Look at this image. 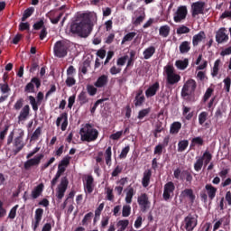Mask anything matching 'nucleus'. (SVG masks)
Returning <instances> with one entry per match:
<instances>
[{"label":"nucleus","instance_id":"nucleus-1","mask_svg":"<svg viewBox=\"0 0 231 231\" xmlns=\"http://www.w3.org/2000/svg\"><path fill=\"white\" fill-rule=\"evenodd\" d=\"M92 31L93 25L83 19L80 22L74 23L70 25L71 33H78L80 37H88Z\"/></svg>","mask_w":231,"mask_h":231},{"label":"nucleus","instance_id":"nucleus-2","mask_svg":"<svg viewBox=\"0 0 231 231\" xmlns=\"http://www.w3.org/2000/svg\"><path fill=\"white\" fill-rule=\"evenodd\" d=\"M79 134L82 142H95L98 138V130L93 125L86 124L80 128Z\"/></svg>","mask_w":231,"mask_h":231},{"label":"nucleus","instance_id":"nucleus-3","mask_svg":"<svg viewBox=\"0 0 231 231\" xmlns=\"http://www.w3.org/2000/svg\"><path fill=\"white\" fill-rule=\"evenodd\" d=\"M163 75L166 78V82L170 86H174L181 80V76L176 73L174 66L168 64L163 68Z\"/></svg>","mask_w":231,"mask_h":231},{"label":"nucleus","instance_id":"nucleus-4","mask_svg":"<svg viewBox=\"0 0 231 231\" xmlns=\"http://www.w3.org/2000/svg\"><path fill=\"white\" fill-rule=\"evenodd\" d=\"M217 193V188L214 187L212 184H206L204 189L200 191V199L203 203H208L216 198Z\"/></svg>","mask_w":231,"mask_h":231},{"label":"nucleus","instance_id":"nucleus-5","mask_svg":"<svg viewBox=\"0 0 231 231\" xmlns=\"http://www.w3.org/2000/svg\"><path fill=\"white\" fill-rule=\"evenodd\" d=\"M69 48V45H68V42L64 41H59L54 44L53 51L55 57H59V59H62L63 57H66L68 55V49Z\"/></svg>","mask_w":231,"mask_h":231},{"label":"nucleus","instance_id":"nucleus-6","mask_svg":"<svg viewBox=\"0 0 231 231\" xmlns=\"http://www.w3.org/2000/svg\"><path fill=\"white\" fill-rule=\"evenodd\" d=\"M187 15H189L187 5H180L173 12V21L174 23H183L187 19Z\"/></svg>","mask_w":231,"mask_h":231},{"label":"nucleus","instance_id":"nucleus-7","mask_svg":"<svg viewBox=\"0 0 231 231\" xmlns=\"http://www.w3.org/2000/svg\"><path fill=\"white\" fill-rule=\"evenodd\" d=\"M196 87H197L196 80L194 79L187 80L181 90L182 97H189L190 93H194V91H196Z\"/></svg>","mask_w":231,"mask_h":231},{"label":"nucleus","instance_id":"nucleus-8","mask_svg":"<svg viewBox=\"0 0 231 231\" xmlns=\"http://www.w3.org/2000/svg\"><path fill=\"white\" fill-rule=\"evenodd\" d=\"M68 179L62 178L56 189V197L58 199H62V198H64V194H66V190H68Z\"/></svg>","mask_w":231,"mask_h":231},{"label":"nucleus","instance_id":"nucleus-9","mask_svg":"<svg viewBox=\"0 0 231 231\" xmlns=\"http://www.w3.org/2000/svg\"><path fill=\"white\" fill-rule=\"evenodd\" d=\"M137 203H138L141 210H143V212H145L151 207V201H149V196H147V194H145V193H142L137 198Z\"/></svg>","mask_w":231,"mask_h":231},{"label":"nucleus","instance_id":"nucleus-10","mask_svg":"<svg viewBox=\"0 0 231 231\" xmlns=\"http://www.w3.org/2000/svg\"><path fill=\"white\" fill-rule=\"evenodd\" d=\"M43 158V154H39L32 159L27 160L23 164L25 171H30L32 167H37L41 163V160H42Z\"/></svg>","mask_w":231,"mask_h":231},{"label":"nucleus","instance_id":"nucleus-11","mask_svg":"<svg viewBox=\"0 0 231 231\" xmlns=\"http://www.w3.org/2000/svg\"><path fill=\"white\" fill-rule=\"evenodd\" d=\"M205 11V3L204 2H195L191 5V15L196 17L197 15L203 14Z\"/></svg>","mask_w":231,"mask_h":231},{"label":"nucleus","instance_id":"nucleus-12","mask_svg":"<svg viewBox=\"0 0 231 231\" xmlns=\"http://www.w3.org/2000/svg\"><path fill=\"white\" fill-rule=\"evenodd\" d=\"M44 214V209L37 208L34 213V220L32 222V228L33 231L39 228V225H41V221H42V216Z\"/></svg>","mask_w":231,"mask_h":231},{"label":"nucleus","instance_id":"nucleus-13","mask_svg":"<svg viewBox=\"0 0 231 231\" xmlns=\"http://www.w3.org/2000/svg\"><path fill=\"white\" fill-rule=\"evenodd\" d=\"M184 227L187 231H192L198 226V217H192L191 215L188 216L184 219Z\"/></svg>","mask_w":231,"mask_h":231},{"label":"nucleus","instance_id":"nucleus-14","mask_svg":"<svg viewBox=\"0 0 231 231\" xmlns=\"http://www.w3.org/2000/svg\"><path fill=\"white\" fill-rule=\"evenodd\" d=\"M35 87L37 88H41V79H39V78L32 79L31 82H29L25 86V88H24L25 93H35Z\"/></svg>","mask_w":231,"mask_h":231},{"label":"nucleus","instance_id":"nucleus-15","mask_svg":"<svg viewBox=\"0 0 231 231\" xmlns=\"http://www.w3.org/2000/svg\"><path fill=\"white\" fill-rule=\"evenodd\" d=\"M57 127H60L61 131H66L68 129V114H60L56 120Z\"/></svg>","mask_w":231,"mask_h":231},{"label":"nucleus","instance_id":"nucleus-16","mask_svg":"<svg viewBox=\"0 0 231 231\" xmlns=\"http://www.w3.org/2000/svg\"><path fill=\"white\" fill-rule=\"evenodd\" d=\"M216 41L218 44L226 42V41H228V31L225 28H220L216 33Z\"/></svg>","mask_w":231,"mask_h":231},{"label":"nucleus","instance_id":"nucleus-17","mask_svg":"<svg viewBox=\"0 0 231 231\" xmlns=\"http://www.w3.org/2000/svg\"><path fill=\"white\" fill-rule=\"evenodd\" d=\"M174 189H176V187L172 181H170L164 185V191L162 196L166 201L167 199H170L171 196L174 194Z\"/></svg>","mask_w":231,"mask_h":231},{"label":"nucleus","instance_id":"nucleus-18","mask_svg":"<svg viewBox=\"0 0 231 231\" xmlns=\"http://www.w3.org/2000/svg\"><path fill=\"white\" fill-rule=\"evenodd\" d=\"M27 118H30V106L25 105L18 116V124H24Z\"/></svg>","mask_w":231,"mask_h":231},{"label":"nucleus","instance_id":"nucleus-19","mask_svg":"<svg viewBox=\"0 0 231 231\" xmlns=\"http://www.w3.org/2000/svg\"><path fill=\"white\" fill-rule=\"evenodd\" d=\"M134 15L135 17L132 18V23L134 24V26H139V24H142L145 20V12L137 10L134 12Z\"/></svg>","mask_w":231,"mask_h":231},{"label":"nucleus","instance_id":"nucleus-20","mask_svg":"<svg viewBox=\"0 0 231 231\" xmlns=\"http://www.w3.org/2000/svg\"><path fill=\"white\" fill-rule=\"evenodd\" d=\"M20 136L16 137L14 142V145L15 147L14 152H19L23 150V147H24V143H23V137L24 136V131L20 129Z\"/></svg>","mask_w":231,"mask_h":231},{"label":"nucleus","instance_id":"nucleus-21","mask_svg":"<svg viewBox=\"0 0 231 231\" xmlns=\"http://www.w3.org/2000/svg\"><path fill=\"white\" fill-rule=\"evenodd\" d=\"M82 19L83 21H86V23H89L93 28V24H95L97 21V13L95 12L84 13L82 14Z\"/></svg>","mask_w":231,"mask_h":231},{"label":"nucleus","instance_id":"nucleus-22","mask_svg":"<svg viewBox=\"0 0 231 231\" xmlns=\"http://www.w3.org/2000/svg\"><path fill=\"white\" fill-rule=\"evenodd\" d=\"M94 179L92 176H88L86 178V181L84 183V190L86 194H91L95 189V185H93Z\"/></svg>","mask_w":231,"mask_h":231},{"label":"nucleus","instance_id":"nucleus-23","mask_svg":"<svg viewBox=\"0 0 231 231\" xmlns=\"http://www.w3.org/2000/svg\"><path fill=\"white\" fill-rule=\"evenodd\" d=\"M222 66H223V61L221 60V59H217L214 62L213 68H211V77L213 79H216V77H217V75H219V69H221Z\"/></svg>","mask_w":231,"mask_h":231},{"label":"nucleus","instance_id":"nucleus-24","mask_svg":"<svg viewBox=\"0 0 231 231\" xmlns=\"http://www.w3.org/2000/svg\"><path fill=\"white\" fill-rule=\"evenodd\" d=\"M159 89H160V83L155 82L146 89L145 91L146 97L151 98V97H154V95H156Z\"/></svg>","mask_w":231,"mask_h":231},{"label":"nucleus","instance_id":"nucleus-25","mask_svg":"<svg viewBox=\"0 0 231 231\" xmlns=\"http://www.w3.org/2000/svg\"><path fill=\"white\" fill-rule=\"evenodd\" d=\"M180 198L181 199H186L187 198L189 201H194L196 195H194V191L191 189H186L181 191Z\"/></svg>","mask_w":231,"mask_h":231},{"label":"nucleus","instance_id":"nucleus-26","mask_svg":"<svg viewBox=\"0 0 231 231\" xmlns=\"http://www.w3.org/2000/svg\"><path fill=\"white\" fill-rule=\"evenodd\" d=\"M107 82H109V78L107 75H101L96 82L94 83L95 88H106L107 86Z\"/></svg>","mask_w":231,"mask_h":231},{"label":"nucleus","instance_id":"nucleus-27","mask_svg":"<svg viewBox=\"0 0 231 231\" xmlns=\"http://www.w3.org/2000/svg\"><path fill=\"white\" fill-rule=\"evenodd\" d=\"M202 59H203V55L199 54L198 59L195 61V64L198 66L196 68L197 71H200L201 69H206L207 66H208V61H207L205 60H202ZM201 60H202V63H201Z\"/></svg>","mask_w":231,"mask_h":231},{"label":"nucleus","instance_id":"nucleus-28","mask_svg":"<svg viewBox=\"0 0 231 231\" xmlns=\"http://www.w3.org/2000/svg\"><path fill=\"white\" fill-rule=\"evenodd\" d=\"M152 176V172L151 170H146L143 172V180H142V185L144 188L149 187V183H151V177Z\"/></svg>","mask_w":231,"mask_h":231},{"label":"nucleus","instance_id":"nucleus-29","mask_svg":"<svg viewBox=\"0 0 231 231\" xmlns=\"http://www.w3.org/2000/svg\"><path fill=\"white\" fill-rule=\"evenodd\" d=\"M143 102H145V96L143 95V90L140 89L137 91V94L135 96L134 106L138 107L142 106Z\"/></svg>","mask_w":231,"mask_h":231},{"label":"nucleus","instance_id":"nucleus-30","mask_svg":"<svg viewBox=\"0 0 231 231\" xmlns=\"http://www.w3.org/2000/svg\"><path fill=\"white\" fill-rule=\"evenodd\" d=\"M206 38L207 36L205 35V32L202 31L199 32L198 34H195L192 39L193 46H198V44H199V42H203V41H205Z\"/></svg>","mask_w":231,"mask_h":231},{"label":"nucleus","instance_id":"nucleus-31","mask_svg":"<svg viewBox=\"0 0 231 231\" xmlns=\"http://www.w3.org/2000/svg\"><path fill=\"white\" fill-rule=\"evenodd\" d=\"M175 66L177 69L183 71L189 68V59L178 60L175 61Z\"/></svg>","mask_w":231,"mask_h":231},{"label":"nucleus","instance_id":"nucleus-32","mask_svg":"<svg viewBox=\"0 0 231 231\" xmlns=\"http://www.w3.org/2000/svg\"><path fill=\"white\" fill-rule=\"evenodd\" d=\"M155 52H156V48H154V46H150L144 50V51L143 52V55L144 59L147 60L151 59V57H152Z\"/></svg>","mask_w":231,"mask_h":231},{"label":"nucleus","instance_id":"nucleus-33","mask_svg":"<svg viewBox=\"0 0 231 231\" xmlns=\"http://www.w3.org/2000/svg\"><path fill=\"white\" fill-rule=\"evenodd\" d=\"M181 129V123L180 122H173L170 127L171 134H178L180 130Z\"/></svg>","mask_w":231,"mask_h":231},{"label":"nucleus","instance_id":"nucleus-34","mask_svg":"<svg viewBox=\"0 0 231 231\" xmlns=\"http://www.w3.org/2000/svg\"><path fill=\"white\" fill-rule=\"evenodd\" d=\"M180 53H189L190 51V42H182L179 47Z\"/></svg>","mask_w":231,"mask_h":231},{"label":"nucleus","instance_id":"nucleus-35","mask_svg":"<svg viewBox=\"0 0 231 231\" xmlns=\"http://www.w3.org/2000/svg\"><path fill=\"white\" fill-rule=\"evenodd\" d=\"M133 196H134V189L129 187L126 189V196H125V203H127L128 205L133 203Z\"/></svg>","mask_w":231,"mask_h":231},{"label":"nucleus","instance_id":"nucleus-36","mask_svg":"<svg viewBox=\"0 0 231 231\" xmlns=\"http://www.w3.org/2000/svg\"><path fill=\"white\" fill-rule=\"evenodd\" d=\"M200 159H202V162H204V166L207 167L208 163H210V162H212V153H210L209 151H206L202 157H199Z\"/></svg>","mask_w":231,"mask_h":231},{"label":"nucleus","instance_id":"nucleus-37","mask_svg":"<svg viewBox=\"0 0 231 231\" xmlns=\"http://www.w3.org/2000/svg\"><path fill=\"white\" fill-rule=\"evenodd\" d=\"M53 15H55V12L54 11H51V12H49L47 14V17H49L51 23H52V24H57L60 21V18L62 17V14H60L55 18H53Z\"/></svg>","mask_w":231,"mask_h":231},{"label":"nucleus","instance_id":"nucleus-38","mask_svg":"<svg viewBox=\"0 0 231 231\" xmlns=\"http://www.w3.org/2000/svg\"><path fill=\"white\" fill-rule=\"evenodd\" d=\"M169 33H171V27L169 25H162L159 29V34L161 37H169Z\"/></svg>","mask_w":231,"mask_h":231},{"label":"nucleus","instance_id":"nucleus-39","mask_svg":"<svg viewBox=\"0 0 231 231\" xmlns=\"http://www.w3.org/2000/svg\"><path fill=\"white\" fill-rule=\"evenodd\" d=\"M44 189V184H39L32 192L33 199H37L41 196L42 189Z\"/></svg>","mask_w":231,"mask_h":231},{"label":"nucleus","instance_id":"nucleus-40","mask_svg":"<svg viewBox=\"0 0 231 231\" xmlns=\"http://www.w3.org/2000/svg\"><path fill=\"white\" fill-rule=\"evenodd\" d=\"M117 226V231H124L125 230V228H127V226H129V220L127 219H123V220H119L116 224Z\"/></svg>","mask_w":231,"mask_h":231},{"label":"nucleus","instance_id":"nucleus-41","mask_svg":"<svg viewBox=\"0 0 231 231\" xmlns=\"http://www.w3.org/2000/svg\"><path fill=\"white\" fill-rule=\"evenodd\" d=\"M190 107L185 106L182 107V115L186 120H190L194 116V113L190 112Z\"/></svg>","mask_w":231,"mask_h":231},{"label":"nucleus","instance_id":"nucleus-42","mask_svg":"<svg viewBox=\"0 0 231 231\" xmlns=\"http://www.w3.org/2000/svg\"><path fill=\"white\" fill-rule=\"evenodd\" d=\"M134 37H136V32H128L126 35L124 36L121 44H125V42H131V41H133Z\"/></svg>","mask_w":231,"mask_h":231},{"label":"nucleus","instance_id":"nucleus-43","mask_svg":"<svg viewBox=\"0 0 231 231\" xmlns=\"http://www.w3.org/2000/svg\"><path fill=\"white\" fill-rule=\"evenodd\" d=\"M189 147V141L182 140L178 143V152H183Z\"/></svg>","mask_w":231,"mask_h":231},{"label":"nucleus","instance_id":"nucleus-44","mask_svg":"<svg viewBox=\"0 0 231 231\" xmlns=\"http://www.w3.org/2000/svg\"><path fill=\"white\" fill-rule=\"evenodd\" d=\"M33 12H35V8H33V7L27 8L23 13L22 21L23 22L26 21L28 19V17H31V15L33 14Z\"/></svg>","mask_w":231,"mask_h":231},{"label":"nucleus","instance_id":"nucleus-45","mask_svg":"<svg viewBox=\"0 0 231 231\" xmlns=\"http://www.w3.org/2000/svg\"><path fill=\"white\" fill-rule=\"evenodd\" d=\"M207 118H208V113L207 112H201L199 115V124L200 125H205V122H207Z\"/></svg>","mask_w":231,"mask_h":231},{"label":"nucleus","instance_id":"nucleus-46","mask_svg":"<svg viewBox=\"0 0 231 231\" xmlns=\"http://www.w3.org/2000/svg\"><path fill=\"white\" fill-rule=\"evenodd\" d=\"M111 156H112L111 146H109L105 152V160H106V165H111Z\"/></svg>","mask_w":231,"mask_h":231},{"label":"nucleus","instance_id":"nucleus-47","mask_svg":"<svg viewBox=\"0 0 231 231\" xmlns=\"http://www.w3.org/2000/svg\"><path fill=\"white\" fill-rule=\"evenodd\" d=\"M122 216H123V217H129V216H131V206L130 205L123 206Z\"/></svg>","mask_w":231,"mask_h":231},{"label":"nucleus","instance_id":"nucleus-48","mask_svg":"<svg viewBox=\"0 0 231 231\" xmlns=\"http://www.w3.org/2000/svg\"><path fill=\"white\" fill-rule=\"evenodd\" d=\"M212 93H214V86L211 85L205 92L204 94V102H207L210 97H212Z\"/></svg>","mask_w":231,"mask_h":231},{"label":"nucleus","instance_id":"nucleus-49","mask_svg":"<svg viewBox=\"0 0 231 231\" xmlns=\"http://www.w3.org/2000/svg\"><path fill=\"white\" fill-rule=\"evenodd\" d=\"M201 169H203V159H200V157H199L196 161V162L194 163V170L197 172H199V171H201Z\"/></svg>","mask_w":231,"mask_h":231},{"label":"nucleus","instance_id":"nucleus-50","mask_svg":"<svg viewBox=\"0 0 231 231\" xmlns=\"http://www.w3.org/2000/svg\"><path fill=\"white\" fill-rule=\"evenodd\" d=\"M224 83V89L226 90V93H230V87H231V79L230 77H226L223 80Z\"/></svg>","mask_w":231,"mask_h":231},{"label":"nucleus","instance_id":"nucleus-51","mask_svg":"<svg viewBox=\"0 0 231 231\" xmlns=\"http://www.w3.org/2000/svg\"><path fill=\"white\" fill-rule=\"evenodd\" d=\"M129 151H131V148L129 147V145L123 148L121 151V153L119 154L120 160H124L127 158V154H129Z\"/></svg>","mask_w":231,"mask_h":231},{"label":"nucleus","instance_id":"nucleus-52","mask_svg":"<svg viewBox=\"0 0 231 231\" xmlns=\"http://www.w3.org/2000/svg\"><path fill=\"white\" fill-rule=\"evenodd\" d=\"M106 199L108 201H115V194H113V189L106 188Z\"/></svg>","mask_w":231,"mask_h":231},{"label":"nucleus","instance_id":"nucleus-53","mask_svg":"<svg viewBox=\"0 0 231 231\" xmlns=\"http://www.w3.org/2000/svg\"><path fill=\"white\" fill-rule=\"evenodd\" d=\"M87 91L90 97H95V95H97V91H98V89H97V87H95L93 85H88Z\"/></svg>","mask_w":231,"mask_h":231},{"label":"nucleus","instance_id":"nucleus-54","mask_svg":"<svg viewBox=\"0 0 231 231\" xmlns=\"http://www.w3.org/2000/svg\"><path fill=\"white\" fill-rule=\"evenodd\" d=\"M69 162H71V157L67 155L60 161L59 165H61V167H65L67 169L68 165H69Z\"/></svg>","mask_w":231,"mask_h":231},{"label":"nucleus","instance_id":"nucleus-55","mask_svg":"<svg viewBox=\"0 0 231 231\" xmlns=\"http://www.w3.org/2000/svg\"><path fill=\"white\" fill-rule=\"evenodd\" d=\"M190 29L185 25H181L177 29L178 35H183V33H189Z\"/></svg>","mask_w":231,"mask_h":231},{"label":"nucleus","instance_id":"nucleus-56","mask_svg":"<svg viewBox=\"0 0 231 231\" xmlns=\"http://www.w3.org/2000/svg\"><path fill=\"white\" fill-rule=\"evenodd\" d=\"M66 84L69 88L75 86L77 80H75V76H67Z\"/></svg>","mask_w":231,"mask_h":231},{"label":"nucleus","instance_id":"nucleus-57","mask_svg":"<svg viewBox=\"0 0 231 231\" xmlns=\"http://www.w3.org/2000/svg\"><path fill=\"white\" fill-rule=\"evenodd\" d=\"M29 100L33 111H37L39 109V104L35 100V97H33V96H30Z\"/></svg>","mask_w":231,"mask_h":231},{"label":"nucleus","instance_id":"nucleus-58","mask_svg":"<svg viewBox=\"0 0 231 231\" xmlns=\"http://www.w3.org/2000/svg\"><path fill=\"white\" fill-rule=\"evenodd\" d=\"M149 113H151L150 108H145V109L141 110L138 114L139 120L145 118V116H147L149 115Z\"/></svg>","mask_w":231,"mask_h":231},{"label":"nucleus","instance_id":"nucleus-59","mask_svg":"<svg viewBox=\"0 0 231 231\" xmlns=\"http://www.w3.org/2000/svg\"><path fill=\"white\" fill-rule=\"evenodd\" d=\"M17 208H19V205H15L9 212L8 217L9 219H15V216L17 215Z\"/></svg>","mask_w":231,"mask_h":231},{"label":"nucleus","instance_id":"nucleus-60","mask_svg":"<svg viewBox=\"0 0 231 231\" xmlns=\"http://www.w3.org/2000/svg\"><path fill=\"white\" fill-rule=\"evenodd\" d=\"M127 59H129V56H123L121 58H118L116 61V65L119 67L125 66V62H127Z\"/></svg>","mask_w":231,"mask_h":231},{"label":"nucleus","instance_id":"nucleus-61","mask_svg":"<svg viewBox=\"0 0 231 231\" xmlns=\"http://www.w3.org/2000/svg\"><path fill=\"white\" fill-rule=\"evenodd\" d=\"M207 74L204 71H199L197 73V80H200L201 82L207 80Z\"/></svg>","mask_w":231,"mask_h":231},{"label":"nucleus","instance_id":"nucleus-62","mask_svg":"<svg viewBox=\"0 0 231 231\" xmlns=\"http://www.w3.org/2000/svg\"><path fill=\"white\" fill-rule=\"evenodd\" d=\"M163 147H164L163 144L156 145L155 148H154L153 153L158 154V156H161L162 152H163Z\"/></svg>","mask_w":231,"mask_h":231},{"label":"nucleus","instance_id":"nucleus-63","mask_svg":"<svg viewBox=\"0 0 231 231\" xmlns=\"http://www.w3.org/2000/svg\"><path fill=\"white\" fill-rule=\"evenodd\" d=\"M109 71H110V73L112 75H118V73H121L122 68L116 67V66H113V67L110 68Z\"/></svg>","mask_w":231,"mask_h":231},{"label":"nucleus","instance_id":"nucleus-64","mask_svg":"<svg viewBox=\"0 0 231 231\" xmlns=\"http://www.w3.org/2000/svg\"><path fill=\"white\" fill-rule=\"evenodd\" d=\"M182 172L183 171H181V170L176 169L173 172L174 178H176V180H183V175L181 174Z\"/></svg>","mask_w":231,"mask_h":231}]
</instances>
